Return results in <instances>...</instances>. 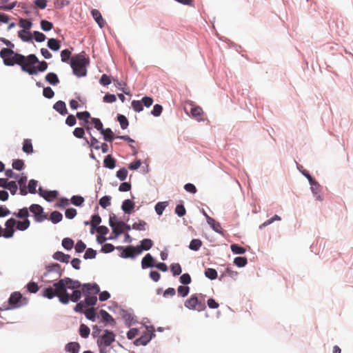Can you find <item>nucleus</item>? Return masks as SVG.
Returning <instances> with one entry per match:
<instances>
[{"label": "nucleus", "mask_w": 353, "mask_h": 353, "mask_svg": "<svg viewBox=\"0 0 353 353\" xmlns=\"http://www.w3.org/2000/svg\"><path fill=\"white\" fill-rule=\"evenodd\" d=\"M115 159L111 155H108L103 161L104 166L109 169H113L115 167Z\"/></svg>", "instance_id": "obj_30"}, {"label": "nucleus", "mask_w": 353, "mask_h": 353, "mask_svg": "<svg viewBox=\"0 0 353 353\" xmlns=\"http://www.w3.org/2000/svg\"><path fill=\"white\" fill-rule=\"evenodd\" d=\"M6 189H8L10 191L11 194L12 195L15 194L17 191V189H18V187H17V184L15 181H10L8 183V185L6 187Z\"/></svg>", "instance_id": "obj_50"}, {"label": "nucleus", "mask_w": 353, "mask_h": 353, "mask_svg": "<svg viewBox=\"0 0 353 353\" xmlns=\"http://www.w3.org/2000/svg\"><path fill=\"white\" fill-rule=\"evenodd\" d=\"M90 328L87 325L84 324L80 325L79 333L81 337L87 338L90 334Z\"/></svg>", "instance_id": "obj_42"}, {"label": "nucleus", "mask_w": 353, "mask_h": 353, "mask_svg": "<svg viewBox=\"0 0 353 353\" xmlns=\"http://www.w3.org/2000/svg\"><path fill=\"white\" fill-rule=\"evenodd\" d=\"M170 270H171V272H172L173 276H174L179 275L182 272L181 267L179 263L171 264Z\"/></svg>", "instance_id": "obj_38"}, {"label": "nucleus", "mask_w": 353, "mask_h": 353, "mask_svg": "<svg viewBox=\"0 0 353 353\" xmlns=\"http://www.w3.org/2000/svg\"><path fill=\"white\" fill-rule=\"evenodd\" d=\"M53 258L61 262L68 263L69 262L70 256L68 254H65L62 252L58 251L53 254Z\"/></svg>", "instance_id": "obj_21"}, {"label": "nucleus", "mask_w": 353, "mask_h": 353, "mask_svg": "<svg viewBox=\"0 0 353 353\" xmlns=\"http://www.w3.org/2000/svg\"><path fill=\"white\" fill-rule=\"evenodd\" d=\"M0 57L3 59L6 65H14L18 64L22 68L23 65H26L28 56L15 53L12 49L3 48L0 51Z\"/></svg>", "instance_id": "obj_2"}, {"label": "nucleus", "mask_w": 353, "mask_h": 353, "mask_svg": "<svg viewBox=\"0 0 353 353\" xmlns=\"http://www.w3.org/2000/svg\"><path fill=\"white\" fill-rule=\"evenodd\" d=\"M46 81H48L51 85H57L59 83V78L57 75L54 72H50L46 74L45 77Z\"/></svg>", "instance_id": "obj_25"}, {"label": "nucleus", "mask_w": 353, "mask_h": 353, "mask_svg": "<svg viewBox=\"0 0 353 353\" xmlns=\"http://www.w3.org/2000/svg\"><path fill=\"white\" fill-rule=\"evenodd\" d=\"M62 245L66 250H71L74 246V241L70 238H65L62 241Z\"/></svg>", "instance_id": "obj_43"}, {"label": "nucleus", "mask_w": 353, "mask_h": 353, "mask_svg": "<svg viewBox=\"0 0 353 353\" xmlns=\"http://www.w3.org/2000/svg\"><path fill=\"white\" fill-rule=\"evenodd\" d=\"M37 186V181L36 180L31 179L29 181L28 185L29 192L31 194H35L37 192V190H36Z\"/></svg>", "instance_id": "obj_51"}, {"label": "nucleus", "mask_w": 353, "mask_h": 353, "mask_svg": "<svg viewBox=\"0 0 353 353\" xmlns=\"http://www.w3.org/2000/svg\"><path fill=\"white\" fill-rule=\"evenodd\" d=\"M89 64V59L85 57V52L72 57L70 65L74 75L81 77L87 74L86 66Z\"/></svg>", "instance_id": "obj_3"}, {"label": "nucleus", "mask_w": 353, "mask_h": 353, "mask_svg": "<svg viewBox=\"0 0 353 353\" xmlns=\"http://www.w3.org/2000/svg\"><path fill=\"white\" fill-rule=\"evenodd\" d=\"M191 115L192 117L197 120H201V116L203 114V110L199 106H194L191 108L190 110Z\"/></svg>", "instance_id": "obj_23"}, {"label": "nucleus", "mask_w": 353, "mask_h": 353, "mask_svg": "<svg viewBox=\"0 0 353 353\" xmlns=\"http://www.w3.org/2000/svg\"><path fill=\"white\" fill-rule=\"evenodd\" d=\"M85 303L87 305H94L97 301L96 295H85Z\"/></svg>", "instance_id": "obj_45"}, {"label": "nucleus", "mask_w": 353, "mask_h": 353, "mask_svg": "<svg viewBox=\"0 0 353 353\" xmlns=\"http://www.w3.org/2000/svg\"><path fill=\"white\" fill-rule=\"evenodd\" d=\"M53 287L45 288L42 295L49 299L54 296L59 298V301L63 304H68L70 301L77 302L81 297V283L77 280H72L69 277L59 279L58 282L53 284Z\"/></svg>", "instance_id": "obj_1"}, {"label": "nucleus", "mask_w": 353, "mask_h": 353, "mask_svg": "<svg viewBox=\"0 0 353 353\" xmlns=\"http://www.w3.org/2000/svg\"><path fill=\"white\" fill-rule=\"evenodd\" d=\"M46 272L43 274V277H49L48 282L52 280H57L62 276V270L61 266L58 263H53L46 267Z\"/></svg>", "instance_id": "obj_6"}, {"label": "nucleus", "mask_w": 353, "mask_h": 353, "mask_svg": "<svg viewBox=\"0 0 353 353\" xmlns=\"http://www.w3.org/2000/svg\"><path fill=\"white\" fill-rule=\"evenodd\" d=\"M32 34L34 36V39L37 42H43L46 39V35L43 33L40 32L39 31H34Z\"/></svg>", "instance_id": "obj_53"}, {"label": "nucleus", "mask_w": 353, "mask_h": 353, "mask_svg": "<svg viewBox=\"0 0 353 353\" xmlns=\"http://www.w3.org/2000/svg\"><path fill=\"white\" fill-rule=\"evenodd\" d=\"M92 16L95 20V21L97 23V24L99 26L100 28H103L105 24V21L100 13V12L98 10L93 9L91 12Z\"/></svg>", "instance_id": "obj_18"}, {"label": "nucleus", "mask_w": 353, "mask_h": 353, "mask_svg": "<svg viewBox=\"0 0 353 353\" xmlns=\"http://www.w3.org/2000/svg\"><path fill=\"white\" fill-rule=\"evenodd\" d=\"M48 63L45 61H39L35 54L28 56L26 65H23L22 70L30 75L37 74L39 72H44L48 68Z\"/></svg>", "instance_id": "obj_4"}, {"label": "nucleus", "mask_w": 353, "mask_h": 353, "mask_svg": "<svg viewBox=\"0 0 353 353\" xmlns=\"http://www.w3.org/2000/svg\"><path fill=\"white\" fill-rule=\"evenodd\" d=\"M109 224H110V226L112 229L113 233L115 234V237H117L118 236H119L121 234H122L123 232L124 226H125V223L123 221H118V222L115 223L112 220V217L110 216V221H109Z\"/></svg>", "instance_id": "obj_12"}, {"label": "nucleus", "mask_w": 353, "mask_h": 353, "mask_svg": "<svg viewBox=\"0 0 353 353\" xmlns=\"http://www.w3.org/2000/svg\"><path fill=\"white\" fill-rule=\"evenodd\" d=\"M132 107L136 112H141L143 110V103L141 101L134 100L132 101Z\"/></svg>", "instance_id": "obj_55"}, {"label": "nucleus", "mask_w": 353, "mask_h": 353, "mask_svg": "<svg viewBox=\"0 0 353 353\" xmlns=\"http://www.w3.org/2000/svg\"><path fill=\"white\" fill-rule=\"evenodd\" d=\"M84 313H85V315L87 319H88L92 321H95V310H94V308L91 307V308L87 309Z\"/></svg>", "instance_id": "obj_47"}, {"label": "nucleus", "mask_w": 353, "mask_h": 353, "mask_svg": "<svg viewBox=\"0 0 353 353\" xmlns=\"http://www.w3.org/2000/svg\"><path fill=\"white\" fill-rule=\"evenodd\" d=\"M8 302L10 305L9 309H15L26 305L28 299L23 297L19 292H14L11 294Z\"/></svg>", "instance_id": "obj_5"}, {"label": "nucleus", "mask_w": 353, "mask_h": 353, "mask_svg": "<svg viewBox=\"0 0 353 353\" xmlns=\"http://www.w3.org/2000/svg\"><path fill=\"white\" fill-rule=\"evenodd\" d=\"M190 291V288L188 286L180 285L178 287V294L182 297L186 296Z\"/></svg>", "instance_id": "obj_46"}, {"label": "nucleus", "mask_w": 353, "mask_h": 353, "mask_svg": "<svg viewBox=\"0 0 353 353\" xmlns=\"http://www.w3.org/2000/svg\"><path fill=\"white\" fill-rule=\"evenodd\" d=\"M202 245V241L200 239H194L190 241L189 248L192 250L197 251Z\"/></svg>", "instance_id": "obj_33"}, {"label": "nucleus", "mask_w": 353, "mask_h": 353, "mask_svg": "<svg viewBox=\"0 0 353 353\" xmlns=\"http://www.w3.org/2000/svg\"><path fill=\"white\" fill-rule=\"evenodd\" d=\"M184 305L187 308L190 310H194L198 311H203L206 308L205 303L199 301V299L196 295L191 296L185 301Z\"/></svg>", "instance_id": "obj_7"}, {"label": "nucleus", "mask_w": 353, "mask_h": 353, "mask_svg": "<svg viewBox=\"0 0 353 353\" xmlns=\"http://www.w3.org/2000/svg\"><path fill=\"white\" fill-rule=\"evenodd\" d=\"M48 47L53 51H57L61 47L60 41L56 39H49L48 41Z\"/></svg>", "instance_id": "obj_26"}, {"label": "nucleus", "mask_w": 353, "mask_h": 353, "mask_svg": "<svg viewBox=\"0 0 353 353\" xmlns=\"http://www.w3.org/2000/svg\"><path fill=\"white\" fill-rule=\"evenodd\" d=\"M23 151L27 154H30L33 152V147L30 139H26L23 145Z\"/></svg>", "instance_id": "obj_35"}, {"label": "nucleus", "mask_w": 353, "mask_h": 353, "mask_svg": "<svg viewBox=\"0 0 353 353\" xmlns=\"http://www.w3.org/2000/svg\"><path fill=\"white\" fill-rule=\"evenodd\" d=\"M146 225V223L144 221H139V222H135L132 225V228L137 230H145V226Z\"/></svg>", "instance_id": "obj_59"}, {"label": "nucleus", "mask_w": 353, "mask_h": 353, "mask_svg": "<svg viewBox=\"0 0 353 353\" xmlns=\"http://www.w3.org/2000/svg\"><path fill=\"white\" fill-rule=\"evenodd\" d=\"M166 207V205L163 202H159L155 205V211L157 214L161 215L163 210H165V208Z\"/></svg>", "instance_id": "obj_63"}, {"label": "nucleus", "mask_w": 353, "mask_h": 353, "mask_svg": "<svg viewBox=\"0 0 353 353\" xmlns=\"http://www.w3.org/2000/svg\"><path fill=\"white\" fill-rule=\"evenodd\" d=\"M153 245L152 241L149 239H145L141 241V245L137 246V248H139L142 250H148Z\"/></svg>", "instance_id": "obj_28"}, {"label": "nucleus", "mask_w": 353, "mask_h": 353, "mask_svg": "<svg viewBox=\"0 0 353 353\" xmlns=\"http://www.w3.org/2000/svg\"><path fill=\"white\" fill-rule=\"evenodd\" d=\"M101 133L103 135L104 139L107 141H112L114 139V133L110 128L103 129Z\"/></svg>", "instance_id": "obj_32"}, {"label": "nucleus", "mask_w": 353, "mask_h": 353, "mask_svg": "<svg viewBox=\"0 0 353 353\" xmlns=\"http://www.w3.org/2000/svg\"><path fill=\"white\" fill-rule=\"evenodd\" d=\"M71 52L68 49L63 50L61 52V61L63 62H67L69 60Z\"/></svg>", "instance_id": "obj_62"}, {"label": "nucleus", "mask_w": 353, "mask_h": 353, "mask_svg": "<svg viewBox=\"0 0 353 353\" xmlns=\"http://www.w3.org/2000/svg\"><path fill=\"white\" fill-rule=\"evenodd\" d=\"M80 349V345L77 342H70L65 346V351L70 353H78Z\"/></svg>", "instance_id": "obj_24"}, {"label": "nucleus", "mask_w": 353, "mask_h": 353, "mask_svg": "<svg viewBox=\"0 0 353 353\" xmlns=\"http://www.w3.org/2000/svg\"><path fill=\"white\" fill-rule=\"evenodd\" d=\"M24 167V162L21 159L14 160L12 162V168L17 170H21Z\"/></svg>", "instance_id": "obj_52"}, {"label": "nucleus", "mask_w": 353, "mask_h": 353, "mask_svg": "<svg viewBox=\"0 0 353 353\" xmlns=\"http://www.w3.org/2000/svg\"><path fill=\"white\" fill-rule=\"evenodd\" d=\"M134 208V203L130 199L125 200L123 203L121 208L125 214H130Z\"/></svg>", "instance_id": "obj_17"}, {"label": "nucleus", "mask_w": 353, "mask_h": 353, "mask_svg": "<svg viewBox=\"0 0 353 353\" xmlns=\"http://www.w3.org/2000/svg\"><path fill=\"white\" fill-rule=\"evenodd\" d=\"M230 249L232 252L236 254H242L246 252V250L243 247L240 246L238 244H232L230 245Z\"/></svg>", "instance_id": "obj_34"}, {"label": "nucleus", "mask_w": 353, "mask_h": 353, "mask_svg": "<svg viewBox=\"0 0 353 353\" xmlns=\"http://www.w3.org/2000/svg\"><path fill=\"white\" fill-rule=\"evenodd\" d=\"M247 263L248 260L245 257L238 256L234 259V263L239 268L244 267Z\"/></svg>", "instance_id": "obj_39"}, {"label": "nucleus", "mask_w": 353, "mask_h": 353, "mask_svg": "<svg viewBox=\"0 0 353 353\" xmlns=\"http://www.w3.org/2000/svg\"><path fill=\"white\" fill-rule=\"evenodd\" d=\"M114 340V334L112 332L105 330L104 334L97 340V343L99 346L104 345L105 347H108L110 346Z\"/></svg>", "instance_id": "obj_9"}, {"label": "nucleus", "mask_w": 353, "mask_h": 353, "mask_svg": "<svg viewBox=\"0 0 353 353\" xmlns=\"http://www.w3.org/2000/svg\"><path fill=\"white\" fill-rule=\"evenodd\" d=\"M97 252L92 248H88L84 254L85 259H94L96 256Z\"/></svg>", "instance_id": "obj_54"}, {"label": "nucleus", "mask_w": 353, "mask_h": 353, "mask_svg": "<svg viewBox=\"0 0 353 353\" xmlns=\"http://www.w3.org/2000/svg\"><path fill=\"white\" fill-rule=\"evenodd\" d=\"M62 214L58 211H54L50 214V220L53 223H57L62 220Z\"/></svg>", "instance_id": "obj_31"}, {"label": "nucleus", "mask_w": 353, "mask_h": 353, "mask_svg": "<svg viewBox=\"0 0 353 353\" xmlns=\"http://www.w3.org/2000/svg\"><path fill=\"white\" fill-rule=\"evenodd\" d=\"M99 314L103 321L108 323L110 325H114L116 322L112 316L105 310H101Z\"/></svg>", "instance_id": "obj_19"}, {"label": "nucleus", "mask_w": 353, "mask_h": 353, "mask_svg": "<svg viewBox=\"0 0 353 353\" xmlns=\"http://www.w3.org/2000/svg\"><path fill=\"white\" fill-rule=\"evenodd\" d=\"M14 215L20 219H27L29 216V212L27 208L20 209L17 213H14Z\"/></svg>", "instance_id": "obj_41"}, {"label": "nucleus", "mask_w": 353, "mask_h": 353, "mask_svg": "<svg viewBox=\"0 0 353 353\" xmlns=\"http://www.w3.org/2000/svg\"><path fill=\"white\" fill-rule=\"evenodd\" d=\"M128 173V172L127 169H125V168H123L117 172V176L121 181H124L127 178Z\"/></svg>", "instance_id": "obj_48"}, {"label": "nucleus", "mask_w": 353, "mask_h": 353, "mask_svg": "<svg viewBox=\"0 0 353 353\" xmlns=\"http://www.w3.org/2000/svg\"><path fill=\"white\" fill-rule=\"evenodd\" d=\"M43 94L46 98L52 99L54 95V92L50 87H46L43 90Z\"/></svg>", "instance_id": "obj_58"}, {"label": "nucleus", "mask_w": 353, "mask_h": 353, "mask_svg": "<svg viewBox=\"0 0 353 353\" xmlns=\"http://www.w3.org/2000/svg\"><path fill=\"white\" fill-rule=\"evenodd\" d=\"M19 25L21 28H23L22 30L30 31L32 26V23L28 19H20Z\"/></svg>", "instance_id": "obj_27"}, {"label": "nucleus", "mask_w": 353, "mask_h": 353, "mask_svg": "<svg viewBox=\"0 0 353 353\" xmlns=\"http://www.w3.org/2000/svg\"><path fill=\"white\" fill-rule=\"evenodd\" d=\"M191 277L189 274L185 273L180 276V282L183 285H188L191 283Z\"/></svg>", "instance_id": "obj_61"}, {"label": "nucleus", "mask_w": 353, "mask_h": 353, "mask_svg": "<svg viewBox=\"0 0 353 353\" xmlns=\"http://www.w3.org/2000/svg\"><path fill=\"white\" fill-rule=\"evenodd\" d=\"M204 215L206 216L208 223L212 228V229L220 234L223 233V230L220 223L216 221L213 218L209 216L205 212Z\"/></svg>", "instance_id": "obj_14"}, {"label": "nucleus", "mask_w": 353, "mask_h": 353, "mask_svg": "<svg viewBox=\"0 0 353 353\" xmlns=\"http://www.w3.org/2000/svg\"><path fill=\"white\" fill-rule=\"evenodd\" d=\"M77 117L79 119V120H83L85 121L86 123H88V119L90 118V114L87 111H85V112H77Z\"/></svg>", "instance_id": "obj_56"}, {"label": "nucleus", "mask_w": 353, "mask_h": 353, "mask_svg": "<svg viewBox=\"0 0 353 353\" xmlns=\"http://www.w3.org/2000/svg\"><path fill=\"white\" fill-rule=\"evenodd\" d=\"M117 119L122 129H126L128 128V121L124 115L119 114Z\"/></svg>", "instance_id": "obj_44"}, {"label": "nucleus", "mask_w": 353, "mask_h": 353, "mask_svg": "<svg viewBox=\"0 0 353 353\" xmlns=\"http://www.w3.org/2000/svg\"><path fill=\"white\" fill-rule=\"evenodd\" d=\"M28 290L31 293H36L39 290V286L35 282H30L27 285Z\"/></svg>", "instance_id": "obj_64"}, {"label": "nucleus", "mask_w": 353, "mask_h": 353, "mask_svg": "<svg viewBox=\"0 0 353 353\" xmlns=\"http://www.w3.org/2000/svg\"><path fill=\"white\" fill-rule=\"evenodd\" d=\"M53 108L62 115H65L68 113L65 103L62 101H59L55 103Z\"/></svg>", "instance_id": "obj_20"}, {"label": "nucleus", "mask_w": 353, "mask_h": 353, "mask_svg": "<svg viewBox=\"0 0 353 353\" xmlns=\"http://www.w3.org/2000/svg\"><path fill=\"white\" fill-rule=\"evenodd\" d=\"M82 292L84 295H96L99 291V287L96 283H85L81 285Z\"/></svg>", "instance_id": "obj_11"}, {"label": "nucleus", "mask_w": 353, "mask_h": 353, "mask_svg": "<svg viewBox=\"0 0 353 353\" xmlns=\"http://www.w3.org/2000/svg\"><path fill=\"white\" fill-rule=\"evenodd\" d=\"M111 196H104L101 197L99 200V205L103 208H106L107 207L111 205Z\"/></svg>", "instance_id": "obj_36"}, {"label": "nucleus", "mask_w": 353, "mask_h": 353, "mask_svg": "<svg viewBox=\"0 0 353 353\" xmlns=\"http://www.w3.org/2000/svg\"><path fill=\"white\" fill-rule=\"evenodd\" d=\"M152 339V336L148 333L144 335H142L141 337L137 339L134 343L135 345H146L149 341Z\"/></svg>", "instance_id": "obj_16"}, {"label": "nucleus", "mask_w": 353, "mask_h": 353, "mask_svg": "<svg viewBox=\"0 0 353 353\" xmlns=\"http://www.w3.org/2000/svg\"><path fill=\"white\" fill-rule=\"evenodd\" d=\"M39 194L43 199H45L48 201H52L55 199L58 196V192L56 190L48 191L44 190L41 188L39 189Z\"/></svg>", "instance_id": "obj_13"}, {"label": "nucleus", "mask_w": 353, "mask_h": 353, "mask_svg": "<svg viewBox=\"0 0 353 353\" xmlns=\"http://www.w3.org/2000/svg\"><path fill=\"white\" fill-rule=\"evenodd\" d=\"M72 204L80 206L84 202V199L81 196H73L71 199Z\"/></svg>", "instance_id": "obj_60"}, {"label": "nucleus", "mask_w": 353, "mask_h": 353, "mask_svg": "<svg viewBox=\"0 0 353 353\" xmlns=\"http://www.w3.org/2000/svg\"><path fill=\"white\" fill-rule=\"evenodd\" d=\"M117 249L122 251L121 253L122 258H134L135 256L141 253V249L130 245L125 248L119 246Z\"/></svg>", "instance_id": "obj_8"}, {"label": "nucleus", "mask_w": 353, "mask_h": 353, "mask_svg": "<svg viewBox=\"0 0 353 353\" xmlns=\"http://www.w3.org/2000/svg\"><path fill=\"white\" fill-rule=\"evenodd\" d=\"M30 225V222L28 219H24L23 221H18L17 222L16 228L21 231H24L27 230Z\"/></svg>", "instance_id": "obj_29"}, {"label": "nucleus", "mask_w": 353, "mask_h": 353, "mask_svg": "<svg viewBox=\"0 0 353 353\" xmlns=\"http://www.w3.org/2000/svg\"><path fill=\"white\" fill-rule=\"evenodd\" d=\"M205 276L211 280H214L217 277V272L215 269L208 268L205 271Z\"/></svg>", "instance_id": "obj_37"}, {"label": "nucleus", "mask_w": 353, "mask_h": 353, "mask_svg": "<svg viewBox=\"0 0 353 353\" xmlns=\"http://www.w3.org/2000/svg\"><path fill=\"white\" fill-rule=\"evenodd\" d=\"M18 36L24 42L32 41V34L30 31L20 30L18 32Z\"/></svg>", "instance_id": "obj_22"}, {"label": "nucleus", "mask_w": 353, "mask_h": 353, "mask_svg": "<svg viewBox=\"0 0 353 353\" xmlns=\"http://www.w3.org/2000/svg\"><path fill=\"white\" fill-rule=\"evenodd\" d=\"M29 209L33 214L35 221L41 222L47 219V216L43 214V209L40 205L32 204L30 206Z\"/></svg>", "instance_id": "obj_10"}, {"label": "nucleus", "mask_w": 353, "mask_h": 353, "mask_svg": "<svg viewBox=\"0 0 353 353\" xmlns=\"http://www.w3.org/2000/svg\"><path fill=\"white\" fill-rule=\"evenodd\" d=\"M302 173L308 179L311 185L312 191H314V185L319 186V183L312 177V176L307 171L304 170Z\"/></svg>", "instance_id": "obj_40"}, {"label": "nucleus", "mask_w": 353, "mask_h": 353, "mask_svg": "<svg viewBox=\"0 0 353 353\" xmlns=\"http://www.w3.org/2000/svg\"><path fill=\"white\" fill-rule=\"evenodd\" d=\"M91 123L94 124V128L100 131V132L103 130V124L99 119L97 118H92L91 119Z\"/></svg>", "instance_id": "obj_57"}, {"label": "nucleus", "mask_w": 353, "mask_h": 353, "mask_svg": "<svg viewBox=\"0 0 353 353\" xmlns=\"http://www.w3.org/2000/svg\"><path fill=\"white\" fill-rule=\"evenodd\" d=\"M154 266V259L150 254H147L141 261V267L143 269L152 268Z\"/></svg>", "instance_id": "obj_15"}, {"label": "nucleus", "mask_w": 353, "mask_h": 353, "mask_svg": "<svg viewBox=\"0 0 353 353\" xmlns=\"http://www.w3.org/2000/svg\"><path fill=\"white\" fill-rule=\"evenodd\" d=\"M41 28L43 31H49L53 28V24L46 20H41Z\"/></svg>", "instance_id": "obj_49"}]
</instances>
